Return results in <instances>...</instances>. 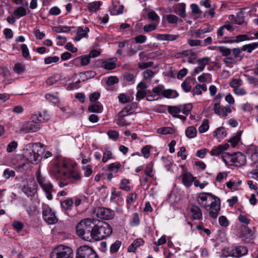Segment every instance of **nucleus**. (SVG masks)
<instances>
[{"mask_svg": "<svg viewBox=\"0 0 258 258\" xmlns=\"http://www.w3.org/2000/svg\"><path fill=\"white\" fill-rule=\"evenodd\" d=\"M14 71L15 73L18 74H22L25 71V67L24 65L21 63H16L14 67Z\"/></svg>", "mask_w": 258, "mask_h": 258, "instance_id": "8fccbe9b", "label": "nucleus"}, {"mask_svg": "<svg viewBox=\"0 0 258 258\" xmlns=\"http://www.w3.org/2000/svg\"><path fill=\"white\" fill-rule=\"evenodd\" d=\"M242 85V81L240 79H233L229 83V85L233 88V90L235 88L241 86Z\"/></svg>", "mask_w": 258, "mask_h": 258, "instance_id": "49530a36", "label": "nucleus"}, {"mask_svg": "<svg viewBox=\"0 0 258 258\" xmlns=\"http://www.w3.org/2000/svg\"><path fill=\"white\" fill-rule=\"evenodd\" d=\"M182 183L186 187H190L193 182L194 181L196 177L193 176L191 173L188 172H184L182 175Z\"/></svg>", "mask_w": 258, "mask_h": 258, "instance_id": "dca6fc26", "label": "nucleus"}, {"mask_svg": "<svg viewBox=\"0 0 258 258\" xmlns=\"http://www.w3.org/2000/svg\"><path fill=\"white\" fill-rule=\"evenodd\" d=\"M95 212L98 218L105 220L112 219L115 215L113 210L104 207H98Z\"/></svg>", "mask_w": 258, "mask_h": 258, "instance_id": "1a4fd4ad", "label": "nucleus"}, {"mask_svg": "<svg viewBox=\"0 0 258 258\" xmlns=\"http://www.w3.org/2000/svg\"><path fill=\"white\" fill-rule=\"evenodd\" d=\"M121 165L119 162H116L114 163H110L108 166V170L111 172H117L118 170L121 168Z\"/></svg>", "mask_w": 258, "mask_h": 258, "instance_id": "a18cd8bd", "label": "nucleus"}, {"mask_svg": "<svg viewBox=\"0 0 258 258\" xmlns=\"http://www.w3.org/2000/svg\"><path fill=\"white\" fill-rule=\"evenodd\" d=\"M213 110L215 113L223 117H226L228 115V114L232 112L231 107L229 105H227L225 106L222 107L220 106L219 103H215Z\"/></svg>", "mask_w": 258, "mask_h": 258, "instance_id": "f8f14e48", "label": "nucleus"}, {"mask_svg": "<svg viewBox=\"0 0 258 258\" xmlns=\"http://www.w3.org/2000/svg\"><path fill=\"white\" fill-rule=\"evenodd\" d=\"M207 90V87L205 84H197L192 90L191 92L193 96L195 95H202V92H206Z\"/></svg>", "mask_w": 258, "mask_h": 258, "instance_id": "c85d7f7f", "label": "nucleus"}, {"mask_svg": "<svg viewBox=\"0 0 258 258\" xmlns=\"http://www.w3.org/2000/svg\"><path fill=\"white\" fill-rule=\"evenodd\" d=\"M152 91L156 95H162L163 96V92L164 91V87L163 85L159 84L156 87H154Z\"/></svg>", "mask_w": 258, "mask_h": 258, "instance_id": "bf43d9fd", "label": "nucleus"}, {"mask_svg": "<svg viewBox=\"0 0 258 258\" xmlns=\"http://www.w3.org/2000/svg\"><path fill=\"white\" fill-rule=\"evenodd\" d=\"M115 61V58L101 59L99 61V64L100 67L105 70H112L116 67Z\"/></svg>", "mask_w": 258, "mask_h": 258, "instance_id": "ddd939ff", "label": "nucleus"}, {"mask_svg": "<svg viewBox=\"0 0 258 258\" xmlns=\"http://www.w3.org/2000/svg\"><path fill=\"white\" fill-rule=\"evenodd\" d=\"M42 215L44 220L48 224H53L57 222L55 213L47 205L43 207Z\"/></svg>", "mask_w": 258, "mask_h": 258, "instance_id": "9d476101", "label": "nucleus"}, {"mask_svg": "<svg viewBox=\"0 0 258 258\" xmlns=\"http://www.w3.org/2000/svg\"><path fill=\"white\" fill-rule=\"evenodd\" d=\"M258 48V42L245 44L242 47V50L248 53H251L253 50Z\"/></svg>", "mask_w": 258, "mask_h": 258, "instance_id": "72a5a7b5", "label": "nucleus"}, {"mask_svg": "<svg viewBox=\"0 0 258 258\" xmlns=\"http://www.w3.org/2000/svg\"><path fill=\"white\" fill-rule=\"evenodd\" d=\"M156 38L160 41H173L176 40L179 38V34H157Z\"/></svg>", "mask_w": 258, "mask_h": 258, "instance_id": "6ab92c4d", "label": "nucleus"}, {"mask_svg": "<svg viewBox=\"0 0 258 258\" xmlns=\"http://www.w3.org/2000/svg\"><path fill=\"white\" fill-rule=\"evenodd\" d=\"M158 26V24L152 23L144 26L143 29L145 32L148 33L155 30Z\"/></svg>", "mask_w": 258, "mask_h": 258, "instance_id": "5fc2aeb1", "label": "nucleus"}, {"mask_svg": "<svg viewBox=\"0 0 258 258\" xmlns=\"http://www.w3.org/2000/svg\"><path fill=\"white\" fill-rule=\"evenodd\" d=\"M112 158V152L109 150H106L103 153V157L102 159V161L105 163H106L109 159H111Z\"/></svg>", "mask_w": 258, "mask_h": 258, "instance_id": "774afa93", "label": "nucleus"}, {"mask_svg": "<svg viewBox=\"0 0 258 258\" xmlns=\"http://www.w3.org/2000/svg\"><path fill=\"white\" fill-rule=\"evenodd\" d=\"M124 10V6L123 5H120L118 7L117 6H114L110 11V13L112 15H118L123 13Z\"/></svg>", "mask_w": 258, "mask_h": 258, "instance_id": "ea45409f", "label": "nucleus"}, {"mask_svg": "<svg viewBox=\"0 0 258 258\" xmlns=\"http://www.w3.org/2000/svg\"><path fill=\"white\" fill-rule=\"evenodd\" d=\"M33 117L34 119H35L36 118V119L40 122H45L48 120L50 118L49 115L46 111L40 112L38 115L35 114Z\"/></svg>", "mask_w": 258, "mask_h": 258, "instance_id": "c756f323", "label": "nucleus"}, {"mask_svg": "<svg viewBox=\"0 0 258 258\" xmlns=\"http://www.w3.org/2000/svg\"><path fill=\"white\" fill-rule=\"evenodd\" d=\"M144 241L142 238H137L133 241L132 243L128 247V252H135L137 248L144 244Z\"/></svg>", "mask_w": 258, "mask_h": 258, "instance_id": "b1692460", "label": "nucleus"}, {"mask_svg": "<svg viewBox=\"0 0 258 258\" xmlns=\"http://www.w3.org/2000/svg\"><path fill=\"white\" fill-rule=\"evenodd\" d=\"M130 183V180L127 179H123L121 180L120 185L119 186L120 189L125 190L126 191H129L131 190V187L127 185Z\"/></svg>", "mask_w": 258, "mask_h": 258, "instance_id": "603ef678", "label": "nucleus"}, {"mask_svg": "<svg viewBox=\"0 0 258 258\" xmlns=\"http://www.w3.org/2000/svg\"><path fill=\"white\" fill-rule=\"evenodd\" d=\"M144 173L147 176L151 178L153 177L154 176V172L152 166L151 165H148L145 169Z\"/></svg>", "mask_w": 258, "mask_h": 258, "instance_id": "69168bd1", "label": "nucleus"}, {"mask_svg": "<svg viewBox=\"0 0 258 258\" xmlns=\"http://www.w3.org/2000/svg\"><path fill=\"white\" fill-rule=\"evenodd\" d=\"M96 220L87 218L81 220L76 226V232L83 239L91 241L92 231L94 228Z\"/></svg>", "mask_w": 258, "mask_h": 258, "instance_id": "7ed1b4c3", "label": "nucleus"}, {"mask_svg": "<svg viewBox=\"0 0 258 258\" xmlns=\"http://www.w3.org/2000/svg\"><path fill=\"white\" fill-rule=\"evenodd\" d=\"M89 32V28L88 27H86L85 29H83L82 27H79L74 37V40L76 41H79L83 38L88 37V33Z\"/></svg>", "mask_w": 258, "mask_h": 258, "instance_id": "aec40b11", "label": "nucleus"}, {"mask_svg": "<svg viewBox=\"0 0 258 258\" xmlns=\"http://www.w3.org/2000/svg\"><path fill=\"white\" fill-rule=\"evenodd\" d=\"M180 111L185 115H187L192 108V105L190 103L186 104L183 105H180Z\"/></svg>", "mask_w": 258, "mask_h": 258, "instance_id": "de8ad7c7", "label": "nucleus"}, {"mask_svg": "<svg viewBox=\"0 0 258 258\" xmlns=\"http://www.w3.org/2000/svg\"><path fill=\"white\" fill-rule=\"evenodd\" d=\"M36 180L43 191L44 192L48 200L52 199V192L53 186L51 182L45 177L42 176L40 172L36 173Z\"/></svg>", "mask_w": 258, "mask_h": 258, "instance_id": "0eeeda50", "label": "nucleus"}, {"mask_svg": "<svg viewBox=\"0 0 258 258\" xmlns=\"http://www.w3.org/2000/svg\"><path fill=\"white\" fill-rule=\"evenodd\" d=\"M45 99L48 101L54 104H56L58 103L59 99L57 96L51 94L49 93L46 94L45 95Z\"/></svg>", "mask_w": 258, "mask_h": 258, "instance_id": "09e8293b", "label": "nucleus"}, {"mask_svg": "<svg viewBox=\"0 0 258 258\" xmlns=\"http://www.w3.org/2000/svg\"><path fill=\"white\" fill-rule=\"evenodd\" d=\"M90 61V57L89 55H82L79 57H77L74 59L69 63H73L75 64H78L80 62L81 64L83 66H86L89 63Z\"/></svg>", "mask_w": 258, "mask_h": 258, "instance_id": "5701e85b", "label": "nucleus"}, {"mask_svg": "<svg viewBox=\"0 0 258 258\" xmlns=\"http://www.w3.org/2000/svg\"><path fill=\"white\" fill-rule=\"evenodd\" d=\"M185 6L184 3L178 4L174 7V12L181 17L185 18L186 17Z\"/></svg>", "mask_w": 258, "mask_h": 258, "instance_id": "bb28decb", "label": "nucleus"}, {"mask_svg": "<svg viewBox=\"0 0 258 258\" xmlns=\"http://www.w3.org/2000/svg\"><path fill=\"white\" fill-rule=\"evenodd\" d=\"M157 133L161 135L172 134L174 133V131L171 127L165 126L158 128Z\"/></svg>", "mask_w": 258, "mask_h": 258, "instance_id": "58836bf2", "label": "nucleus"}, {"mask_svg": "<svg viewBox=\"0 0 258 258\" xmlns=\"http://www.w3.org/2000/svg\"><path fill=\"white\" fill-rule=\"evenodd\" d=\"M187 42L190 47L202 46V41L201 40L188 39Z\"/></svg>", "mask_w": 258, "mask_h": 258, "instance_id": "13d9d810", "label": "nucleus"}, {"mask_svg": "<svg viewBox=\"0 0 258 258\" xmlns=\"http://www.w3.org/2000/svg\"><path fill=\"white\" fill-rule=\"evenodd\" d=\"M198 203L204 208L213 219H216L221 209L220 199L210 192H201L197 196Z\"/></svg>", "mask_w": 258, "mask_h": 258, "instance_id": "f03ea898", "label": "nucleus"}, {"mask_svg": "<svg viewBox=\"0 0 258 258\" xmlns=\"http://www.w3.org/2000/svg\"><path fill=\"white\" fill-rule=\"evenodd\" d=\"M101 5L99 1L90 3L88 5V9L91 12H96L99 9Z\"/></svg>", "mask_w": 258, "mask_h": 258, "instance_id": "e433bc0d", "label": "nucleus"}, {"mask_svg": "<svg viewBox=\"0 0 258 258\" xmlns=\"http://www.w3.org/2000/svg\"><path fill=\"white\" fill-rule=\"evenodd\" d=\"M188 215L192 220H201L203 218L201 209L198 206L194 205L188 208Z\"/></svg>", "mask_w": 258, "mask_h": 258, "instance_id": "9b49d317", "label": "nucleus"}, {"mask_svg": "<svg viewBox=\"0 0 258 258\" xmlns=\"http://www.w3.org/2000/svg\"><path fill=\"white\" fill-rule=\"evenodd\" d=\"M76 258H99V256L92 247L85 245L78 248Z\"/></svg>", "mask_w": 258, "mask_h": 258, "instance_id": "6e6552de", "label": "nucleus"}, {"mask_svg": "<svg viewBox=\"0 0 258 258\" xmlns=\"http://www.w3.org/2000/svg\"><path fill=\"white\" fill-rule=\"evenodd\" d=\"M28 168V163L26 161L17 165L15 167V169L17 172H22L24 170H26Z\"/></svg>", "mask_w": 258, "mask_h": 258, "instance_id": "338daca9", "label": "nucleus"}, {"mask_svg": "<svg viewBox=\"0 0 258 258\" xmlns=\"http://www.w3.org/2000/svg\"><path fill=\"white\" fill-rule=\"evenodd\" d=\"M121 245V242L119 240H116L110 247V252L112 254L117 252Z\"/></svg>", "mask_w": 258, "mask_h": 258, "instance_id": "a19ab883", "label": "nucleus"}, {"mask_svg": "<svg viewBox=\"0 0 258 258\" xmlns=\"http://www.w3.org/2000/svg\"><path fill=\"white\" fill-rule=\"evenodd\" d=\"M88 111L90 112L96 113H101L103 110V105L99 102L95 103L88 106Z\"/></svg>", "mask_w": 258, "mask_h": 258, "instance_id": "cd10ccee", "label": "nucleus"}, {"mask_svg": "<svg viewBox=\"0 0 258 258\" xmlns=\"http://www.w3.org/2000/svg\"><path fill=\"white\" fill-rule=\"evenodd\" d=\"M209 128V121L207 119L203 120L202 124L199 127V131L200 133H205Z\"/></svg>", "mask_w": 258, "mask_h": 258, "instance_id": "3c124183", "label": "nucleus"}, {"mask_svg": "<svg viewBox=\"0 0 258 258\" xmlns=\"http://www.w3.org/2000/svg\"><path fill=\"white\" fill-rule=\"evenodd\" d=\"M186 136L188 138H194L197 136V130L193 126H188L185 131Z\"/></svg>", "mask_w": 258, "mask_h": 258, "instance_id": "4c0bfd02", "label": "nucleus"}, {"mask_svg": "<svg viewBox=\"0 0 258 258\" xmlns=\"http://www.w3.org/2000/svg\"><path fill=\"white\" fill-rule=\"evenodd\" d=\"M118 99L121 103H126L131 102L132 98L124 94H120L118 96Z\"/></svg>", "mask_w": 258, "mask_h": 258, "instance_id": "052dcab7", "label": "nucleus"}, {"mask_svg": "<svg viewBox=\"0 0 258 258\" xmlns=\"http://www.w3.org/2000/svg\"><path fill=\"white\" fill-rule=\"evenodd\" d=\"M73 204L74 201L72 199H68L61 202V207L63 210L67 211L71 209Z\"/></svg>", "mask_w": 258, "mask_h": 258, "instance_id": "c9c22d12", "label": "nucleus"}, {"mask_svg": "<svg viewBox=\"0 0 258 258\" xmlns=\"http://www.w3.org/2000/svg\"><path fill=\"white\" fill-rule=\"evenodd\" d=\"M232 251L233 257L239 258L245 255L247 253L248 250L246 247L243 246H232Z\"/></svg>", "mask_w": 258, "mask_h": 258, "instance_id": "f3484780", "label": "nucleus"}, {"mask_svg": "<svg viewBox=\"0 0 258 258\" xmlns=\"http://www.w3.org/2000/svg\"><path fill=\"white\" fill-rule=\"evenodd\" d=\"M71 163L68 159H60L52 166L49 170L50 175L59 180L58 185L63 187L70 183L80 181L81 176L77 170L70 169Z\"/></svg>", "mask_w": 258, "mask_h": 258, "instance_id": "f257e3e1", "label": "nucleus"}, {"mask_svg": "<svg viewBox=\"0 0 258 258\" xmlns=\"http://www.w3.org/2000/svg\"><path fill=\"white\" fill-rule=\"evenodd\" d=\"M253 39H254V37H250V36L247 34H240L233 37L232 39L231 40L228 41H220V43H239L240 42L246 40H251Z\"/></svg>", "mask_w": 258, "mask_h": 258, "instance_id": "4468645a", "label": "nucleus"}, {"mask_svg": "<svg viewBox=\"0 0 258 258\" xmlns=\"http://www.w3.org/2000/svg\"><path fill=\"white\" fill-rule=\"evenodd\" d=\"M229 147V145L227 144L224 145H220L217 147H214L212 150L210 151V154L212 156H218L221 154V156L223 155L225 152L224 151L226 150Z\"/></svg>", "mask_w": 258, "mask_h": 258, "instance_id": "412c9836", "label": "nucleus"}, {"mask_svg": "<svg viewBox=\"0 0 258 258\" xmlns=\"http://www.w3.org/2000/svg\"><path fill=\"white\" fill-rule=\"evenodd\" d=\"M213 134L214 137L220 139L224 138L227 135L226 132L223 127L217 128L216 130L213 132Z\"/></svg>", "mask_w": 258, "mask_h": 258, "instance_id": "473e14b6", "label": "nucleus"}, {"mask_svg": "<svg viewBox=\"0 0 258 258\" xmlns=\"http://www.w3.org/2000/svg\"><path fill=\"white\" fill-rule=\"evenodd\" d=\"M222 160L227 165L232 166L234 165L233 154H230L228 153L225 152L221 156Z\"/></svg>", "mask_w": 258, "mask_h": 258, "instance_id": "7c9ffc66", "label": "nucleus"}, {"mask_svg": "<svg viewBox=\"0 0 258 258\" xmlns=\"http://www.w3.org/2000/svg\"><path fill=\"white\" fill-rule=\"evenodd\" d=\"M60 79V76L58 75H54L48 78L46 83L48 85H51L56 83Z\"/></svg>", "mask_w": 258, "mask_h": 258, "instance_id": "4d7b16f0", "label": "nucleus"}, {"mask_svg": "<svg viewBox=\"0 0 258 258\" xmlns=\"http://www.w3.org/2000/svg\"><path fill=\"white\" fill-rule=\"evenodd\" d=\"M211 61V58L209 57H204L201 58H199L197 60L198 65L205 69L206 65H207Z\"/></svg>", "mask_w": 258, "mask_h": 258, "instance_id": "79ce46f5", "label": "nucleus"}, {"mask_svg": "<svg viewBox=\"0 0 258 258\" xmlns=\"http://www.w3.org/2000/svg\"><path fill=\"white\" fill-rule=\"evenodd\" d=\"M179 94L176 90L172 89H164L163 96L167 98H175Z\"/></svg>", "mask_w": 258, "mask_h": 258, "instance_id": "2f4dec72", "label": "nucleus"}, {"mask_svg": "<svg viewBox=\"0 0 258 258\" xmlns=\"http://www.w3.org/2000/svg\"><path fill=\"white\" fill-rule=\"evenodd\" d=\"M234 166L240 167L246 163V159L245 156L241 152H237L233 154Z\"/></svg>", "mask_w": 258, "mask_h": 258, "instance_id": "2eb2a0df", "label": "nucleus"}, {"mask_svg": "<svg viewBox=\"0 0 258 258\" xmlns=\"http://www.w3.org/2000/svg\"><path fill=\"white\" fill-rule=\"evenodd\" d=\"M26 211L29 215L32 216L36 214L37 209L36 206L32 204L26 207Z\"/></svg>", "mask_w": 258, "mask_h": 258, "instance_id": "e2e57ef3", "label": "nucleus"}, {"mask_svg": "<svg viewBox=\"0 0 258 258\" xmlns=\"http://www.w3.org/2000/svg\"><path fill=\"white\" fill-rule=\"evenodd\" d=\"M29 12L30 11H27L25 8L20 6L15 8L13 14L17 19H19L26 16Z\"/></svg>", "mask_w": 258, "mask_h": 258, "instance_id": "393cba45", "label": "nucleus"}, {"mask_svg": "<svg viewBox=\"0 0 258 258\" xmlns=\"http://www.w3.org/2000/svg\"><path fill=\"white\" fill-rule=\"evenodd\" d=\"M39 129V124L34 121H28L23 126V130L26 132H35Z\"/></svg>", "mask_w": 258, "mask_h": 258, "instance_id": "4be33fe9", "label": "nucleus"}, {"mask_svg": "<svg viewBox=\"0 0 258 258\" xmlns=\"http://www.w3.org/2000/svg\"><path fill=\"white\" fill-rule=\"evenodd\" d=\"M197 53L194 52L192 49H189L183 51V57L187 58L186 60H183V62L187 61L189 63H194L197 58Z\"/></svg>", "mask_w": 258, "mask_h": 258, "instance_id": "a211bd4d", "label": "nucleus"}, {"mask_svg": "<svg viewBox=\"0 0 258 258\" xmlns=\"http://www.w3.org/2000/svg\"><path fill=\"white\" fill-rule=\"evenodd\" d=\"M40 151L37 144H29L24 149L23 156L29 163L36 165L42 158L39 153Z\"/></svg>", "mask_w": 258, "mask_h": 258, "instance_id": "39448f33", "label": "nucleus"}, {"mask_svg": "<svg viewBox=\"0 0 258 258\" xmlns=\"http://www.w3.org/2000/svg\"><path fill=\"white\" fill-rule=\"evenodd\" d=\"M50 256V258H73V250L69 246L59 244L53 248Z\"/></svg>", "mask_w": 258, "mask_h": 258, "instance_id": "423d86ee", "label": "nucleus"}, {"mask_svg": "<svg viewBox=\"0 0 258 258\" xmlns=\"http://www.w3.org/2000/svg\"><path fill=\"white\" fill-rule=\"evenodd\" d=\"M195 80L192 78H187L182 83L181 86L185 92H189L191 91L192 85Z\"/></svg>", "mask_w": 258, "mask_h": 258, "instance_id": "a878e982", "label": "nucleus"}, {"mask_svg": "<svg viewBox=\"0 0 258 258\" xmlns=\"http://www.w3.org/2000/svg\"><path fill=\"white\" fill-rule=\"evenodd\" d=\"M112 233L111 226L106 222H98L92 231L91 239L101 240L110 236Z\"/></svg>", "mask_w": 258, "mask_h": 258, "instance_id": "20e7f679", "label": "nucleus"}, {"mask_svg": "<svg viewBox=\"0 0 258 258\" xmlns=\"http://www.w3.org/2000/svg\"><path fill=\"white\" fill-rule=\"evenodd\" d=\"M217 50L222 54L223 56H228L231 53V50L225 46H220L217 47Z\"/></svg>", "mask_w": 258, "mask_h": 258, "instance_id": "c03bdc74", "label": "nucleus"}, {"mask_svg": "<svg viewBox=\"0 0 258 258\" xmlns=\"http://www.w3.org/2000/svg\"><path fill=\"white\" fill-rule=\"evenodd\" d=\"M109 138L113 141H116L119 138V133L115 130H109L107 133Z\"/></svg>", "mask_w": 258, "mask_h": 258, "instance_id": "6e6d98bb", "label": "nucleus"}, {"mask_svg": "<svg viewBox=\"0 0 258 258\" xmlns=\"http://www.w3.org/2000/svg\"><path fill=\"white\" fill-rule=\"evenodd\" d=\"M117 117L118 118L115 120V122L119 126H123L130 124V122L125 119V117H120L119 114H118Z\"/></svg>", "mask_w": 258, "mask_h": 258, "instance_id": "37998d69", "label": "nucleus"}, {"mask_svg": "<svg viewBox=\"0 0 258 258\" xmlns=\"http://www.w3.org/2000/svg\"><path fill=\"white\" fill-rule=\"evenodd\" d=\"M151 148V146L146 145L142 149L141 152L145 158L148 159L150 157Z\"/></svg>", "mask_w": 258, "mask_h": 258, "instance_id": "864d4df0", "label": "nucleus"}, {"mask_svg": "<svg viewBox=\"0 0 258 258\" xmlns=\"http://www.w3.org/2000/svg\"><path fill=\"white\" fill-rule=\"evenodd\" d=\"M167 110L168 112L174 117H176L179 115L178 113L181 112L179 105L168 106Z\"/></svg>", "mask_w": 258, "mask_h": 258, "instance_id": "f704fd0d", "label": "nucleus"}, {"mask_svg": "<svg viewBox=\"0 0 258 258\" xmlns=\"http://www.w3.org/2000/svg\"><path fill=\"white\" fill-rule=\"evenodd\" d=\"M232 253V246L224 248L222 250V255L225 257H227L228 256L233 257Z\"/></svg>", "mask_w": 258, "mask_h": 258, "instance_id": "680f3d73", "label": "nucleus"}, {"mask_svg": "<svg viewBox=\"0 0 258 258\" xmlns=\"http://www.w3.org/2000/svg\"><path fill=\"white\" fill-rule=\"evenodd\" d=\"M155 72L150 70H146L143 72V77L144 80H151L154 76Z\"/></svg>", "mask_w": 258, "mask_h": 258, "instance_id": "0e129e2a", "label": "nucleus"}]
</instances>
